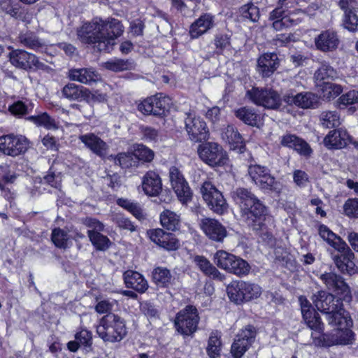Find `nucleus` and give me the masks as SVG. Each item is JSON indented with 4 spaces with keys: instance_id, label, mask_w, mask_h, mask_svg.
Here are the masks:
<instances>
[{
    "instance_id": "1",
    "label": "nucleus",
    "mask_w": 358,
    "mask_h": 358,
    "mask_svg": "<svg viewBox=\"0 0 358 358\" xmlns=\"http://www.w3.org/2000/svg\"><path fill=\"white\" fill-rule=\"evenodd\" d=\"M123 31L122 24L117 19L103 20L95 17L78 29L77 34L83 43L93 44L94 48L99 52H109L113 49L115 39Z\"/></svg>"
},
{
    "instance_id": "2",
    "label": "nucleus",
    "mask_w": 358,
    "mask_h": 358,
    "mask_svg": "<svg viewBox=\"0 0 358 358\" xmlns=\"http://www.w3.org/2000/svg\"><path fill=\"white\" fill-rule=\"evenodd\" d=\"M312 301L318 310L327 315L330 325L341 331V343L348 344L353 340L354 333L350 329L352 320L343 308L341 296L336 298L332 294L326 291H318L312 296Z\"/></svg>"
},
{
    "instance_id": "3",
    "label": "nucleus",
    "mask_w": 358,
    "mask_h": 358,
    "mask_svg": "<svg viewBox=\"0 0 358 358\" xmlns=\"http://www.w3.org/2000/svg\"><path fill=\"white\" fill-rule=\"evenodd\" d=\"M240 208L241 220L252 230L262 229L264 222L269 218L268 208L250 189L238 187L231 192Z\"/></svg>"
},
{
    "instance_id": "4",
    "label": "nucleus",
    "mask_w": 358,
    "mask_h": 358,
    "mask_svg": "<svg viewBox=\"0 0 358 358\" xmlns=\"http://www.w3.org/2000/svg\"><path fill=\"white\" fill-rule=\"evenodd\" d=\"M96 333L104 342H120L127 333L125 320L118 315L108 313L100 319Z\"/></svg>"
},
{
    "instance_id": "5",
    "label": "nucleus",
    "mask_w": 358,
    "mask_h": 358,
    "mask_svg": "<svg viewBox=\"0 0 358 358\" xmlns=\"http://www.w3.org/2000/svg\"><path fill=\"white\" fill-rule=\"evenodd\" d=\"M245 97L254 104L271 110L279 109L283 101V97L271 87H252L246 91Z\"/></svg>"
},
{
    "instance_id": "6",
    "label": "nucleus",
    "mask_w": 358,
    "mask_h": 358,
    "mask_svg": "<svg viewBox=\"0 0 358 358\" xmlns=\"http://www.w3.org/2000/svg\"><path fill=\"white\" fill-rule=\"evenodd\" d=\"M12 49L8 54L9 61L15 67L26 71H43L49 73L52 69L41 62L34 54L22 49Z\"/></svg>"
},
{
    "instance_id": "7",
    "label": "nucleus",
    "mask_w": 358,
    "mask_h": 358,
    "mask_svg": "<svg viewBox=\"0 0 358 358\" xmlns=\"http://www.w3.org/2000/svg\"><path fill=\"white\" fill-rule=\"evenodd\" d=\"M248 175L252 182L260 189L280 193L282 184L271 176L270 169L259 164H251L248 169Z\"/></svg>"
},
{
    "instance_id": "8",
    "label": "nucleus",
    "mask_w": 358,
    "mask_h": 358,
    "mask_svg": "<svg viewBox=\"0 0 358 358\" xmlns=\"http://www.w3.org/2000/svg\"><path fill=\"white\" fill-rule=\"evenodd\" d=\"M213 262L217 267L238 276L247 275L250 270L246 261L222 250L215 253Z\"/></svg>"
},
{
    "instance_id": "9",
    "label": "nucleus",
    "mask_w": 358,
    "mask_h": 358,
    "mask_svg": "<svg viewBox=\"0 0 358 358\" xmlns=\"http://www.w3.org/2000/svg\"><path fill=\"white\" fill-rule=\"evenodd\" d=\"M199 320L196 308L192 305H188L176 314L174 326L176 331L181 335L191 336L196 331Z\"/></svg>"
},
{
    "instance_id": "10",
    "label": "nucleus",
    "mask_w": 358,
    "mask_h": 358,
    "mask_svg": "<svg viewBox=\"0 0 358 358\" xmlns=\"http://www.w3.org/2000/svg\"><path fill=\"white\" fill-rule=\"evenodd\" d=\"M227 290L231 301L237 304L257 299L262 294V288L257 284L243 280L232 282Z\"/></svg>"
},
{
    "instance_id": "11",
    "label": "nucleus",
    "mask_w": 358,
    "mask_h": 358,
    "mask_svg": "<svg viewBox=\"0 0 358 358\" xmlns=\"http://www.w3.org/2000/svg\"><path fill=\"white\" fill-rule=\"evenodd\" d=\"M171 104V99L162 93L144 99L138 106V110L145 115L162 117L166 115Z\"/></svg>"
},
{
    "instance_id": "12",
    "label": "nucleus",
    "mask_w": 358,
    "mask_h": 358,
    "mask_svg": "<svg viewBox=\"0 0 358 358\" xmlns=\"http://www.w3.org/2000/svg\"><path fill=\"white\" fill-rule=\"evenodd\" d=\"M197 151L200 159L213 167L223 166L228 160L226 152L217 143L206 142L200 144Z\"/></svg>"
},
{
    "instance_id": "13",
    "label": "nucleus",
    "mask_w": 358,
    "mask_h": 358,
    "mask_svg": "<svg viewBox=\"0 0 358 358\" xmlns=\"http://www.w3.org/2000/svg\"><path fill=\"white\" fill-rule=\"evenodd\" d=\"M141 186L144 193L149 196H159L161 201L166 203L172 199L169 190L162 191V182L160 176L155 171H148L142 178Z\"/></svg>"
},
{
    "instance_id": "14",
    "label": "nucleus",
    "mask_w": 358,
    "mask_h": 358,
    "mask_svg": "<svg viewBox=\"0 0 358 358\" xmlns=\"http://www.w3.org/2000/svg\"><path fill=\"white\" fill-rule=\"evenodd\" d=\"M201 193L208 208L214 213L222 215L227 211L228 205L222 192L209 181L201 187Z\"/></svg>"
},
{
    "instance_id": "15",
    "label": "nucleus",
    "mask_w": 358,
    "mask_h": 358,
    "mask_svg": "<svg viewBox=\"0 0 358 358\" xmlns=\"http://www.w3.org/2000/svg\"><path fill=\"white\" fill-rule=\"evenodd\" d=\"M29 148V141L24 136L8 134L0 136V152L17 157L24 154Z\"/></svg>"
},
{
    "instance_id": "16",
    "label": "nucleus",
    "mask_w": 358,
    "mask_h": 358,
    "mask_svg": "<svg viewBox=\"0 0 358 358\" xmlns=\"http://www.w3.org/2000/svg\"><path fill=\"white\" fill-rule=\"evenodd\" d=\"M185 129L189 139L194 142H202L208 139L209 129L206 122L192 113H186Z\"/></svg>"
},
{
    "instance_id": "17",
    "label": "nucleus",
    "mask_w": 358,
    "mask_h": 358,
    "mask_svg": "<svg viewBox=\"0 0 358 358\" xmlns=\"http://www.w3.org/2000/svg\"><path fill=\"white\" fill-rule=\"evenodd\" d=\"M169 180L172 189L182 203H187L192 199V191L182 173L176 166L169 169Z\"/></svg>"
},
{
    "instance_id": "18",
    "label": "nucleus",
    "mask_w": 358,
    "mask_h": 358,
    "mask_svg": "<svg viewBox=\"0 0 358 358\" xmlns=\"http://www.w3.org/2000/svg\"><path fill=\"white\" fill-rule=\"evenodd\" d=\"M320 279L329 291L335 292L345 301L351 300L350 287L342 276L334 272H325L320 275Z\"/></svg>"
},
{
    "instance_id": "19",
    "label": "nucleus",
    "mask_w": 358,
    "mask_h": 358,
    "mask_svg": "<svg viewBox=\"0 0 358 358\" xmlns=\"http://www.w3.org/2000/svg\"><path fill=\"white\" fill-rule=\"evenodd\" d=\"M256 336L255 328L248 325L236 336L231 345V353L234 358H241L254 342Z\"/></svg>"
},
{
    "instance_id": "20",
    "label": "nucleus",
    "mask_w": 358,
    "mask_h": 358,
    "mask_svg": "<svg viewBox=\"0 0 358 358\" xmlns=\"http://www.w3.org/2000/svg\"><path fill=\"white\" fill-rule=\"evenodd\" d=\"M301 310L303 320L307 326L313 331L312 334H320L324 330V324L319 314L315 311L312 304L303 296L299 298Z\"/></svg>"
},
{
    "instance_id": "21",
    "label": "nucleus",
    "mask_w": 358,
    "mask_h": 358,
    "mask_svg": "<svg viewBox=\"0 0 358 358\" xmlns=\"http://www.w3.org/2000/svg\"><path fill=\"white\" fill-rule=\"evenodd\" d=\"M338 254L334 255L333 260L337 268L342 273L352 275L356 271V266L354 262L355 255L348 244L345 243L343 245L336 249Z\"/></svg>"
},
{
    "instance_id": "22",
    "label": "nucleus",
    "mask_w": 358,
    "mask_h": 358,
    "mask_svg": "<svg viewBox=\"0 0 358 358\" xmlns=\"http://www.w3.org/2000/svg\"><path fill=\"white\" fill-rule=\"evenodd\" d=\"M150 240L167 251H175L180 248V242L172 233L162 229H151L148 231Z\"/></svg>"
},
{
    "instance_id": "23",
    "label": "nucleus",
    "mask_w": 358,
    "mask_h": 358,
    "mask_svg": "<svg viewBox=\"0 0 358 358\" xmlns=\"http://www.w3.org/2000/svg\"><path fill=\"white\" fill-rule=\"evenodd\" d=\"M283 101L288 105H295L302 108H315L318 103V97L312 92L294 94L293 90L283 94Z\"/></svg>"
},
{
    "instance_id": "24",
    "label": "nucleus",
    "mask_w": 358,
    "mask_h": 358,
    "mask_svg": "<svg viewBox=\"0 0 358 358\" xmlns=\"http://www.w3.org/2000/svg\"><path fill=\"white\" fill-rule=\"evenodd\" d=\"M257 63V71L262 78L271 77L280 66V59L275 52L262 55Z\"/></svg>"
},
{
    "instance_id": "25",
    "label": "nucleus",
    "mask_w": 358,
    "mask_h": 358,
    "mask_svg": "<svg viewBox=\"0 0 358 358\" xmlns=\"http://www.w3.org/2000/svg\"><path fill=\"white\" fill-rule=\"evenodd\" d=\"M317 50L322 52H334L338 48L340 39L337 33L331 29L322 31L314 38Z\"/></svg>"
},
{
    "instance_id": "26",
    "label": "nucleus",
    "mask_w": 358,
    "mask_h": 358,
    "mask_svg": "<svg viewBox=\"0 0 358 358\" xmlns=\"http://www.w3.org/2000/svg\"><path fill=\"white\" fill-rule=\"evenodd\" d=\"M351 141V136L345 129L330 131L324 137L323 143L329 150H341L348 146Z\"/></svg>"
},
{
    "instance_id": "27",
    "label": "nucleus",
    "mask_w": 358,
    "mask_h": 358,
    "mask_svg": "<svg viewBox=\"0 0 358 358\" xmlns=\"http://www.w3.org/2000/svg\"><path fill=\"white\" fill-rule=\"evenodd\" d=\"M201 227L206 236L212 241L222 242L227 235L226 228L217 220L205 218L201 220Z\"/></svg>"
},
{
    "instance_id": "28",
    "label": "nucleus",
    "mask_w": 358,
    "mask_h": 358,
    "mask_svg": "<svg viewBox=\"0 0 358 358\" xmlns=\"http://www.w3.org/2000/svg\"><path fill=\"white\" fill-rule=\"evenodd\" d=\"M280 144L283 147L292 148L298 154L304 157H310L313 150L309 144L303 138L292 134H286L281 136Z\"/></svg>"
},
{
    "instance_id": "29",
    "label": "nucleus",
    "mask_w": 358,
    "mask_h": 358,
    "mask_svg": "<svg viewBox=\"0 0 358 358\" xmlns=\"http://www.w3.org/2000/svg\"><path fill=\"white\" fill-rule=\"evenodd\" d=\"M0 9L10 17L24 22H29L31 18L26 8L13 0H1Z\"/></svg>"
},
{
    "instance_id": "30",
    "label": "nucleus",
    "mask_w": 358,
    "mask_h": 358,
    "mask_svg": "<svg viewBox=\"0 0 358 358\" xmlns=\"http://www.w3.org/2000/svg\"><path fill=\"white\" fill-rule=\"evenodd\" d=\"M79 139L88 149L97 156L103 157L106 155L108 145L94 134L90 133L81 135L79 136Z\"/></svg>"
},
{
    "instance_id": "31",
    "label": "nucleus",
    "mask_w": 358,
    "mask_h": 358,
    "mask_svg": "<svg viewBox=\"0 0 358 358\" xmlns=\"http://www.w3.org/2000/svg\"><path fill=\"white\" fill-rule=\"evenodd\" d=\"M67 75L71 80L85 85H91L100 79L99 74L93 68L71 69Z\"/></svg>"
},
{
    "instance_id": "32",
    "label": "nucleus",
    "mask_w": 358,
    "mask_h": 358,
    "mask_svg": "<svg viewBox=\"0 0 358 358\" xmlns=\"http://www.w3.org/2000/svg\"><path fill=\"white\" fill-rule=\"evenodd\" d=\"M222 138L229 145L231 150L238 153H244L246 150L245 142L238 130L232 125H228L222 133Z\"/></svg>"
},
{
    "instance_id": "33",
    "label": "nucleus",
    "mask_w": 358,
    "mask_h": 358,
    "mask_svg": "<svg viewBox=\"0 0 358 358\" xmlns=\"http://www.w3.org/2000/svg\"><path fill=\"white\" fill-rule=\"evenodd\" d=\"M123 278L127 288L133 289L139 293H144L148 288L147 280L137 271L127 270L123 273Z\"/></svg>"
},
{
    "instance_id": "34",
    "label": "nucleus",
    "mask_w": 358,
    "mask_h": 358,
    "mask_svg": "<svg viewBox=\"0 0 358 358\" xmlns=\"http://www.w3.org/2000/svg\"><path fill=\"white\" fill-rule=\"evenodd\" d=\"M193 262L199 270L210 278L220 282H222L225 279L224 275L221 273L204 256L196 255L194 257Z\"/></svg>"
},
{
    "instance_id": "35",
    "label": "nucleus",
    "mask_w": 358,
    "mask_h": 358,
    "mask_svg": "<svg viewBox=\"0 0 358 358\" xmlns=\"http://www.w3.org/2000/svg\"><path fill=\"white\" fill-rule=\"evenodd\" d=\"M213 26V16L208 13L203 14L192 24L189 28V35L192 38H197Z\"/></svg>"
},
{
    "instance_id": "36",
    "label": "nucleus",
    "mask_w": 358,
    "mask_h": 358,
    "mask_svg": "<svg viewBox=\"0 0 358 358\" xmlns=\"http://www.w3.org/2000/svg\"><path fill=\"white\" fill-rule=\"evenodd\" d=\"M338 73L328 62L323 61L320 62V67L316 70L314 74L317 85L319 86L325 82H330L329 80H333L337 78Z\"/></svg>"
},
{
    "instance_id": "37",
    "label": "nucleus",
    "mask_w": 358,
    "mask_h": 358,
    "mask_svg": "<svg viewBox=\"0 0 358 358\" xmlns=\"http://www.w3.org/2000/svg\"><path fill=\"white\" fill-rule=\"evenodd\" d=\"M62 93L64 97L70 101H82L86 96L87 88L70 83L62 88Z\"/></svg>"
},
{
    "instance_id": "38",
    "label": "nucleus",
    "mask_w": 358,
    "mask_h": 358,
    "mask_svg": "<svg viewBox=\"0 0 358 358\" xmlns=\"http://www.w3.org/2000/svg\"><path fill=\"white\" fill-rule=\"evenodd\" d=\"M234 113L238 119L252 127L257 126L260 118L255 110L249 107H241L236 110Z\"/></svg>"
},
{
    "instance_id": "39",
    "label": "nucleus",
    "mask_w": 358,
    "mask_h": 358,
    "mask_svg": "<svg viewBox=\"0 0 358 358\" xmlns=\"http://www.w3.org/2000/svg\"><path fill=\"white\" fill-rule=\"evenodd\" d=\"M318 233L320 237L335 250L345 243V241L324 224H320Z\"/></svg>"
},
{
    "instance_id": "40",
    "label": "nucleus",
    "mask_w": 358,
    "mask_h": 358,
    "mask_svg": "<svg viewBox=\"0 0 358 358\" xmlns=\"http://www.w3.org/2000/svg\"><path fill=\"white\" fill-rule=\"evenodd\" d=\"M103 66L108 70L119 72L133 70L136 67V64L132 59L115 58L104 62Z\"/></svg>"
},
{
    "instance_id": "41",
    "label": "nucleus",
    "mask_w": 358,
    "mask_h": 358,
    "mask_svg": "<svg viewBox=\"0 0 358 358\" xmlns=\"http://www.w3.org/2000/svg\"><path fill=\"white\" fill-rule=\"evenodd\" d=\"M160 222L168 230L176 231L180 228V217L174 212L164 210L160 214Z\"/></svg>"
},
{
    "instance_id": "42",
    "label": "nucleus",
    "mask_w": 358,
    "mask_h": 358,
    "mask_svg": "<svg viewBox=\"0 0 358 358\" xmlns=\"http://www.w3.org/2000/svg\"><path fill=\"white\" fill-rule=\"evenodd\" d=\"M117 203L120 206L128 210L138 220H143L146 218V214L139 203L128 199H120L117 201Z\"/></svg>"
},
{
    "instance_id": "43",
    "label": "nucleus",
    "mask_w": 358,
    "mask_h": 358,
    "mask_svg": "<svg viewBox=\"0 0 358 358\" xmlns=\"http://www.w3.org/2000/svg\"><path fill=\"white\" fill-rule=\"evenodd\" d=\"M100 232L95 231L94 230H88L87 234L96 250L106 251L110 248L111 242L106 236L101 234Z\"/></svg>"
},
{
    "instance_id": "44",
    "label": "nucleus",
    "mask_w": 358,
    "mask_h": 358,
    "mask_svg": "<svg viewBox=\"0 0 358 358\" xmlns=\"http://www.w3.org/2000/svg\"><path fill=\"white\" fill-rule=\"evenodd\" d=\"M152 279L157 285L166 287L171 284L173 277L168 268L159 266L154 268Z\"/></svg>"
},
{
    "instance_id": "45",
    "label": "nucleus",
    "mask_w": 358,
    "mask_h": 358,
    "mask_svg": "<svg viewBox=\"0 0 358 358\" xmlns=\"http://www.w3.org/2000/svg\"><path fill=\"white\" fill-rule=\"evenodd\" d=\"M27 120L34 123L38 127H43L47 129H56L58 128L55 120L51 117L47 113L29 116L27 117Z\"/></svg>"
},
{
    "instance_id": "46",
    "label": "nucleus",
    "mask_w": 358,
    "mask_h": 358,
    "mask_svg": "<svg viewBox=\"0 0 358 358\" xmlns=\"http://www.w3.org/2000/svg\"><path fill=\"white\" fill-rule=\"evenodd\" d=\"M220 334L218 331L212 332L208 339V347L206 348L208 355L210 358L218 357L221 351Z\"/></svg>"
},
{
    "instance_id": "47",
    "label": "nucleus",
    "mask_w": 358,
    "mask_h": 358,
    "mask_svg": "<svg viewBox=\"0 0 358 358\" xmlns=\"http://www.w3.org/2000/svg\"><path fill=\"white\" fill-rule=\"evenodd\" d=\"M319 86L321 87L323 98L327 100L336 98L343 91L342 87L340 85L331 82H325Z\"/></svg>"
},
{
    "instance_id": "48",
    "label": "nucleus",
    "mask_w": 358,
    "mask_h": 358,
    "mask_svg": "<svg viewBox=\"0 0 358 358\" xmlns=\"http://www.w3.org/2000/svg\"><path fill=\"white\" fill-rule=\"evenodd\" d=\"M320 120L326 128H334L341 124L340 115L336 111L322 112L320 115Z\"/></svg>"
},
{
    "instance_id": "49",
    "label": "nucleus",
    "mask_w": 358,
    "mask_h": 358,
    "mask_svg": "<svg viewBox=\"0 0 358 358\" xmlns=\"http://www.w3.org/2000/svg\"><path fill=\"white\" fill-rule=\"evenodd\" d=\"M18 41L22 45L34 50H39L43 45L38 37L32 33L20 34Z\"/></svg>"
},
{
    "instance_id": "50",
    "label": "nucleus",
    "mask_w": 358,
    "mask_h": 358,
    "mask_svg": "<svg viewBox=\"0 0 358 358\" xmlns=\"http://www.w3.org/2000/svg\"><path fill=\"white\" fill-rule=\"evenodd\" d=\"M69 237L66 231L60 228H55L51 234V240L55 245L61 249L68 248Z\"/></svg>"
},
{
    "instance_id": "51",
    "label": "nucleus",
    "mask_w": 358,
    "mask_h": 358,
    "mask_svg": "<svg viewBox=\"0 0 358 358\" xmlns=\"http://www.w3.org/2000/svg\"><path fill=\"white\" fill-rule=\"evenodd\" d=\"M311 336L314 343L317 346L330 347L338 343L337 337L334 335L324 334L322 331L320 334H312Z\"/></svg>"
},
{
    "instance_id": "52",
    "label": "nucleus",
    "mask_w": 358,
    "mask_h": 358,
    "mask_svg": "<svg viewBox=\"0 0 358 358\" xmlns=\"http://www.w3.org/2000/svg\"><path fill=\"white\" fill-rule=\"evenodd\" d=\"M240 12L243 17L253 22H256L259 20V9L251 2L242 6L240 8Z\"/></svg>"
},
{
    "instance_id": "53",
    "label": "nucleus",
    "mask_w": 358,
    "mask_h": 358,
    "mask_svg": "<svg viewBox=\"0 0 358 358\" xmlns=\"http://www.w3.org/2000/svg\"><path fill=\"white\" fill-rule=\"evenodd\" d=\"M358 103V91L350 90L343 94L336 101L337 106L342 109L348 105Z\"/></svg>"
},
{
    "instance_id": "54",
    "label": "nucleus",
    "mask_w": 358,
    "mask_h": 358,
    "mask_svg": "<svg viewBox=\"0 0 358 358\" xmlns=\"http://www.w3.org/2000/svg\"><path fill=\"white\" fill-rule=\"evenodd\" d=\"M113 222L117 226L123 230L134 232L136 230V226L127 217L121 214H116L113 217Z\"/></svg>"
},
{
    "instance_id": "55",
    "label": "nucleus",
    "mask_w": 358,
    "mask_h": 358,
    "mask_svg": "<svg viewBox=\"0 0 358 358\" xmlns=\"http://www.w3.org/2000/svg\"><path fill=\"white\" fill-rule=\"evenodd\" d=\"M134 155L135 158L144 162H151L155 156L154 152L143 145H138L134 150Z\"/></svg>"
},
{
    "instance_id": "56",
    "label": "nucleus",
    "mask_w": 358,
    "mask_h": 358,
    "mask_svg": "<svg viewBox=\"0 0 358 358\" xmlns=\"http://www.w3.org/2000/svg\"><path fill=\"white\" fill-rule=\"evenodd\" d=\"M134 153H120L115 157H114L115 164L119 165L122 169H128L134 166L136 163V161L134 159Z\"/></svg>"
},
{
    "instance_id": "57",
    "label": "nucleus",
    "mask_w": 358,
    "mask_h": 358,
    "mask_svg": "<svg viewBox=\"0 0 358 358\" xmlns=\"http://www.w3.org/2000/svg\"><path fill=\"white\" fill-rule=\"evenodd\" d=\"M343 25L345 29L351 32L358 31V16L357 12L344 15Z\"/></svg>"
},
{
    "instance_id": "58",
    "label": "nucleus",
    "mask_w": 358,
    "mask_h": 358,
    "mask_svg": "<svg viewBox=\"0 0 358 358\" xmlns=\"http://www.w3.org/2000/svg\"><path fill=\"white\" fill-rule=\"evenodd\" d=\"M345 215L352 218L358 217V199H349L343 205Z\"/></svg>"
},
{
    "instance_id": "59",
    "label": "nucleus",
    "mask_w": 358,
    "mask_h": 358,
    "mask_svg": "<svg viewBox=\"0 0 358 358\" xmlns=\"http://www.w3.org/2000/svg\"><path fill=\"white\" fill-rule=\"evenodd\" d=\"M75 339L77 340L80 345L85 348H91L92 344V333L87 329H82L75 335Z\"/></svg>"
},
{
    "instance_id": "60",
    "label": "nucleus",
    "mask_w": 358,
    "mask_h": 358,
    "mask_svg": "<svg viewBox=\"0 0 358 358\" xmlns=\"http://www.w3.org/2000/svg\"><path fill=\"white\" fill-rule=\"evenodd\" d=\"M338 5L344 12V15L358 11V2L357 0L338 1Z\"/></svg>"
},
{
    "instance_id": "61",
    "label": "nucleus",
    "mask_w": 358,
    "mask_h": 358,
    "mask_svg": "<svg viewBox=\"0 0 358 358\" xmlns=\"http://www.w3.org/2000/svg\"><path fill=\"white\" fill-rule=\"evenodd\" d=\"M9 111L14 115L21 117L29 113V106L18 101L9 106Z\"/></svg>"
},
{
    "instance_id": "62",
    "label": "nucleus",
    "mask_w": 358,
    "mask_h": 358,
    "mask_svg": "<svg viewBox=\"0 0 358 358\" xmlns=\"http://www.w3.org/2000/svg\"><path fill=\"white\" fill-rule=\"evenodd\" d=\"M140 310L148 317L157 318L159 317L158 310L150 302H142L140 305Z\"/></svg>"
},
{
    "instance_id": "63",
    "label": "nucleus",
    "mask_w": 358,
    "mask_h": 358,
    "mask_svg": "<svg viewBox=\"0 0 358 358\" xmlns=\"http://www.w3.org/2000/svg\"><path fill=\"white\" fill-rule=\"evenodd\" d=\"M230 36L225 34H218L214 39L216 48L223 50L230 45Z\"/></svg>"
},
{
    "instance_id": "64",
    "label": "nucleus",
    "mask_w": 358,
    "mask_h": 358,
    "mask_svg": "<svg viewBox=\"0 0 358 358\" xmlns=\"http://www.w3.org/2000/svg\"><path fill=\"white\" fill-rule=\"evenodd\" d=\"M293 180L299 187H304L308 181V174L301 170H295L293 173Z\"/></svg>"
}]
</instances>
